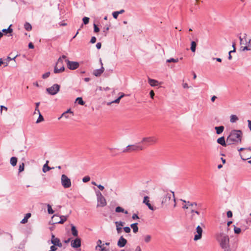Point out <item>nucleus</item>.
I'll use <instances>...</instances> for the list:
<instances>
[{
  "mask_svg": "<svg viewBox=\"0 0 251 251\" xmlns=\"http://www.w3.org/2000/svg\"><path fill=\"white\" fill-rule=\"evenodd\" d=\"M161 205L162 206H173L174 208L176 206V202L174 192L171 191H161Z\"/></svg>",
  "mask_w": 251,
  "mask_h": 251,
  "instance_id": "1",
  "label": "nucleus"
},
{
  "mask_svg": "<svg viewBox=\"0 0 251 251\" xmlns=\"http://www.w3.org/2000/svg\"><path fill=\"white\" fill-rule=\"evenodd\" d=\"M215 239L224 251H231L227 234L223 232H218L215 234Z\"/></svg>",
  "mask_w": 251,
  "mask_h": 251,
  "instance_id": "2",
  "label": "nucleus"
},
{
  "mask_svg": "<svg viewBox=\"0 0 251 251\" xmlns=\"http://www.w3.org/2000/svg\"><path fill=\"white\" fill-rule=\"evenodd\" d=\"M243 132L241 130H232L226 138L228 145L241 143Z\"/></svg>",
  "mask_w": 251,
  "mask_h": 251,
  "instance_id": "3",
  "label": "nucleus"
},
{
  "mask_svg": "<svg viewBox=\"0 0 251 251\" xmlns=\"http://www.w3.org/2000/svg\"><path fill=\"white\" fill-rule=\"evenodd\" d=\"M145 149V147L140 144H135L133 145H128L123 150V152H130L133 151H142Z\"/></svg>",
  "mask_w": 251,
  "mask_h": 251,
  "instance_id": "4",
  "label": "nucleus"
},
{
  "mask_svg": "<svg viewBox=\"0 0 251 251\" xmlns=\"http://www.w3.org/2000/svg\"><path fill=\"white\" fill-rule=\"evenodd\" d=\"M157 141V139L154 136L145 137L142 139L140 144H142L143 145H141L143 146L145 148L147 146L156 143Z\"/></svg>",
  "mask_w": 251,
  "mask_h": 251,
  "instance_id": "5",
  "label": "nucleus"
},
{
  "mask_svg": "<svg viewBox=\"0 0 251 251\" xmlns=\"http://www.w3.org/2000/svg\"><path fill=\"white\" fill-rule=\"evenodd\" d=\"M65 70L63 65V61L62 57H59L54 66V73L55 74H58L63 72Z\"/></svg>",
  "mask_w": 251,
  "mask_h": 251,
  "instance_id": "6",
  "label": "nucleus"
},
{
  "mask_svg": "<svg viewBox=\"0 0 251 251\" xmlns=\"http://www.w3.org/2000/svg\"><path fill=\"white\" fill-rule=\"evenodd\" d=\"M61 184L64 188H68L71 186L70 179L65 175L63 174L61 177Z\"/></svg>",
  "mask_w": 251,
  "mask_h": 251,
  "instance_id": "7",
  "label": "nucleus"
},
{
  "mask_svg": "<svg viewBox=\"0 0 251 251\" xmlns=\"http://www.w3.org/2000/svg\"><path fill=\"white\" fill-rule=\"evenodd\" d=\"M60 86L57 84H54L52 86L47 88L46 90L51 95H56L59 91Z\"/></svg>",
  "mask_w": 251,
  "mask_h": 251,
  "instance_id": "8",
  "label": "nucleus"
},
{
  "mask_svg": "<svg viewBox=\"0 0 251 251\" xmlns=\"http://www.w3.org/2000/svg\"><path fill=\"white\" fill-rule=\"evenodd\" d=\"M251 148L250 147L246 148L245 151L240 153L241 159L243 160H247L251 158Z\"/></svg>",
  "mask_w": 251,
  "mask_h": 251,
  "instance_id": "9",
  "label": "nucleus"
},
{
  "mask_svg": "<svg viewBox=\"0 0 251 251\" xmlns=\"http://www.w3.org/2000/svg\"><path fill=\"white\" fill-rule=\"evenodd\" d=\"M67 67L70 70H74L77 69L79 67V63L77 62L71 61L68 59H66Z\"/></svg>",
  "mask_w": 251,
  "mask_h": 251,
  "instance_id": "10",
  "label": "nucleus"
},
{
  "mask_svg": "<svg viewBox=\"0 0 251 251\" xmlns=\"http://www.w3.org/2000/svg\"><path fill=\"white\" fill-rule=\"evenodd\" d=\"M202 231V228L200 226H197L196 227V234L195 235L194 238V241H197L201 238Z\"/></svg>",
  "mask_w": 251,
  "mask_h": 251,
  "instance_id": "11",
  "label": "nucleus"
},
{
  "mask_svg": "<svg viewBox=\"0 0 251 251\" xmlns=\"http://www.w3.org/2000/svg\"><path fill=\"white\" fill-rule=\"evenodd\" d=\"M51 243L54 245V246H56L58 247H61L62 246V244L61 243L59 238L55 237L54 235L52 234L51 238L50 240Z\"/></svg>",
  "mask_w": 251,
  "mask_h": 251,
  "instance_id": "12",
  "label": "nucleus"
},
{
  "mask_svg": "<svg viewBox=\"0 0 251 251\" xmlns=\"http://www.w3.org/2000/svg\"><path fill=\"white\" fill-rule=\"evenodd\" d=\"M71 245L73 248H79L81 246V239L79 238H76L71 241Z\"/></svg>",
  "mask_w": 251,
  "mask_h": 251,
  "instance_id": "13",
  "label": "nucleus"
},
{
  "mask_svg": "<svg viewBox=\"0 0 251 251\" xmlns=\"http://www.w3.org/2000/svg\"><path fill=\"white\" fill-rule=\"evenodd\" d=\"M106 205V201L104 197L97 199V207H104Z\"/></svg>",
  "mask_w": 251,
  "mask_h": 251,
  "instance_id": "14",
  "label": "nucleus"
},
{
  "mask_svg": "<svg viewBox=\"0 0 251 251\" xmlns=\"http://www.w3.org/2000/svg\"><path fill=\"white\" fill-rule=\"evenodd\" d=\"M126 243L127 240L123 236H121L117 242V246L120 248H123L126 246Z\"/></svg>",
  "mask_w": 251,
  "mask_h": 251,
  "instance_id": "15",
  "label": "nucleus"
},
{
  "mask_svg": "<svg viewBox=\"0 0 251 251\" xmlns=\"http://www.w3.org/2000/svg\"><path fill=\"white\" fill-rule=\"evenodd\" d=\"M104 71V67L103 66H101L100 69L94 70L93 74L96 76H100L103 73Z\"/></svg>",
  "mask_w": 251,
  "mask_h": 251,
  "instance_id": "16",
  "label": "nucleus"
},
{
  "mask_svg": "<svg viewBox=\"0 0 251 251\" xmlns=\"http://www.w3.org/2000/svg\"><path fill=\"white\" fill-rule=\"evenodd\" d=\"M143 202L145 203L148 207V208L151 210H154V208L153 206H152L150 203V201L149 200V197L148 196H145L144 198Z\"/></svg>",
  "mask_w": 251,
  "mask_h": 251,
  "instance_id": "17",
  "label": "nucleus"
},
{
  "mask_svg": "<svg viewBox=\"0 0 251 251\" xmlns=\"http://www.w3.org/2000/svg\"><path fill=\"white\" fill-rule=\"evenodd\" d=\"M217 142L218 144L223 147H226L228 145L227 143L226 142L224 136L219 138L217 139Z\"/></svg>",
  "mask_w": 251,
  "mask_h": 251,
  "instance_id": "18",
  "label": "nucleus"
},
{
  "mask_svg": "<svg viewBox=\"0 0 251 251\" xmlns=\"http://www.w3.org/2000/svg\"><path fill=\"white\" fill-rule=\"evenodd\" d=\"M181 201H182L183 202H185V203H186L187 204L186 205H184L183 206V208L184 209H188V205L189 206H193V205H195L196 206L197 205V203L195 202H190V201H186L185 200H181Z\"/></svg>",
  "mask_w": 251,
  "mask_h": 251,
  "instance_id": "19",
  "label": "nucleus"
},
{
  "mask_svg": "<svg viewBox=\"0 0 251 251\" xmlns=\"http://www.w3.org/2000/svg\"><path fill=\"white\" fill-rule=\"evenodd\" d=\"M49 163V161H47L46 163L43 165L42 171L44 173H46L50 170L54 169V167H50L48 166V164Z\"/></svg>",
  "mask_w": 251,
  "mask_h": 251,
  "instance_id": "20",
  "label": "nucleus"
},
{
  "mask_svg": "<svg viewBox=\"0 0 251 251\" xmlns=\"http://www.w3.org/2000/svg\"><path fill=\"white\" fill-rule=\"evenodd\" d=\"M71 232L72 235L75 237H77L78 236V231L75 227V226L71 224Z\"/></svg>",
  "mask_w": 251,
  "mask_h": 251,
  "instance_id": "21",
  "label": "nucleus"
},
{
  "mask_svg": "<svg viewBox=\"0 0 251 251\" xmlns=\"http://www.w3.org/2000/svg\"><path fill=\"white\" fill-rule=\"evenodd\" d=\"M68 216H61L58 218H60V220L59 221H55V223H58L60 224H63L67 219V217Z\"/></svg>",
  "mask_w": 251,
  "mask_h": 251,
  "instance_id": "22",
  "label": "nucleus"
},
{
  "mask_svg": "<svg viewBox=\"0 0 251 251\" xmlns=\"http://www.w3.org/2000/svg\"><path fill=\"white\" fill-rule=\"evenodd\" d=\"M148 82H149V83L150 84V85L152 87L157 86L158 84V81L154 80V79H151L150 78H149Z\"/></svg>",
  "mask_w": 251,
  "mask_h": 251,
  "instance_id": "23",
  "label": "nucleus"
},
{
  "mask_svg": "<svg viewBox=\"0 0 251 251\" xmlns=\"http://www.w3.org/2000/svg\"><path fill=\"white\" fill-rule=\"evenodd\" d=\"M224 128L225 127L223 126L215 127V129L216 130V133L217 134H221L223 132Z\"/></svg>",
  "mask_w": 251,
  "mask_h": 251,
  "instance_id": "24",
  "label": "nucleus"
},
{
  "mask_svg": "<svg viewBox=\"0 0 251 251\" xmlns=\"http://www.w3.org/2000/svg\"><path fill=\"white\" fill-rule=\"evenodd\" d=\"M31 214L30 213H28L25 214L24 219L21 221V223L22 224H25L27 222L28 219L31 217Z\"/></svg>",
  "mask_w": 251,
  "mask_h": 251,
  "instance_id": "25",
  "label": "nucleus"
},
{
  "mask_svg": "<svg viewBox=\"0 0 251 251\" xmlns=\"http://www.w3.org/2000/svg\"><path fill=\"white\" fill-rule=\"evenodd\" d=\"M115 211L117 213H124L126 214H127L128 213L127 211L125 210V209L120 206H117L115 209Z\"/></svg>",
  "mask_w": 251,
  "mask_h": 251,
  "instance_id": "26",
  "label": "nucleus"
},
{
  "mask_svg": "<svg viewBox=\"0 0 251 251\" xmlns=\"http://www.w3.org/2000/svg\"><path fill=\"white\" fill-rule=\"evenodd\" d=\"M12 25H10L9 27L6 29H3L2 30V32L4 34H6L7 33H11L13 31V29L11 28Z\"/></svg>",
  "mask_w": 251,
  "mask_h": 251,
  "instance_id": "27",
  "label": "nucleus"
},
{
  "mask_svg": "<svg viewBox=\"0 0 251 251\" xmlns=\"http://www.w3.org/2000/svg\"><path fill=\"white\" fill-rule=\"evenodd\" d=\"M69 113H73V112L71 111L70 109H68L67 111L62 114L61 116L58 118V120H60L62 117H65L66 119L69 118V116H66V114H68Z\"/></svg>",
  "mask_w": 251,
  "mask_h": 251,
  "instance_id": "28",
  "label": "nucleus"
},
{
  "mask_svg": "<svg viewBox=\"0 0 251 251\" xmlns=\"http://www.w3.org/2000/svg\"><path fill=\"white\" fill-rule=\"evenodd\" d=\"M138 223H133L130 225V227L132 228L134 233H136L138 231Z\"/></svg>",
  "mask_w": 251,
  "mask_h": 251,
  "instance_id": "29",
  "label": "nucleus"
},
{
  "mask_svg": "<svg viewBox=\"0 0 251 251\" xmlns=\"http://www.w3.org/2000/svg\"><path fill=\"white\" fill-rule=\"evenodd\" d=\"M17 163V158L16 157H12L10 158V164L12 166H15L16 165Z\"/></svg>",
  "mask_w": 251,
  "mask_h": 251,
  "instance_id": "30",
  "label": "nucleus"
},
{
  "mask_svg": "<svg viewBox=\"0 0 251 251\" xmlns=\"http://www.w3.org/2000/svg\"><path fill=\"white\" fill-rule=\"evenodd\" d=\"M24 27L26 30L29 31L32 29V26L28 22H25L24 25Z\"/></svg>",
  "mask_w": 251,
  "mask_h": 251,
  "instance_id": "31",
  "label": "nucleus"
},
{
  "mask_svg": "<svg viewBox=\"0 0 251 251\" xmlns=\"http://www.w3.org/2000/svg\"><path fill=\"white\" fill-rule=\"evenodd\" d=\"M238 120V118L235 115H231L230 116V122L232 123H234Z\"/></svg>",
  "mask_w": 251,
  "mask_h": 251,
  "instance_id": "32",
  "label": "nucleus"
},
{
  "mask_svg": "<svg viewBox=\"0 0 251 251\" xmlns=\"http://www.w3.org/2000/svg\"><path fill=\"white\" fill-rule=\"evenodd\" d=\"M197 44L196 42L192 41L191 43V50L192 52H195Z\"/></svg>",
  "mask_w": 251,
  "mask_h": 251,
  "instance_id": "33",
  "label": "nucleus"
},
{
  "mask_svg": "<svg viewBox=\"0 0 251 251\" xmlns=\"http://www.w3.org/2000/svg\"><path fill=\"white\" fill-rule=\"evenodd\" d=\"M59 216L57 214H54L53 215V216L51 217V222L52 224H56L55 221H59L58 218Z\"/></svg>",
  "mask_w": 251,
  "mask_h": 251,
  "instance_id": "34",
  "label": "nucleus"
},
{
  "mask_svg": "<svg viewBox=\"0 0 251 251\" xmlns=\"http://www.w3.org/2000/svg\"><path fill=\"white\" fill-rule=\"evenodd\" d=\"M151 237L150 235H146L144 236V240L146 243H149L151 241Z\"/></svg>",
  "mask_w": 251,
  "mask_h": 251,
  "instance_id": "35",
  "label": "nucleus"
},
{
  "mask_svg": "<svg viewBox=\"0 0 251 251\" xmlns=\"http://www.w3.org/2000/svg\"><path fill=\"white\" fill-rule=\"evenodd\" d=\"M76 101L80 105H83L84 104V102L82 98L81 97L76 98Z\"/></svg>",
  "mask_w": 251,
  "mask_h": 251,
  "instance_id": "36",
  "label": "nucleus"
},
{
  "mask_svg": "<svg viewBox=\"0 0 251 251\" xmlns=\"http://www.w3.org/2000/svg\"><path fill=\"white\" fill-rule=\"evenodd\" d=\"M48 212L50 214H52L54 213V210L52 209L51 205L50 204H47Z\"/></svg>",
  "mask_w": 251,
  "mask_h": 251,
  "instance_id": "37",
  "label": "nucleus"
},
{
  "mask_svg": "<svg viewBox=\"0 0 251 251\" xmlns=\"http://www.w3.org/2000/svg\"><path fill=\"white\" fill-rule=\"evenodd\" d=\"M44 120V117H43V116L41 115V113L40 112V114H39L38 118L37 119L36 123H40L41 122L43 121Z\"/></svg>",
  "mask_w": 251,
  "mask_h": 251,
  "instance_id": "38",
  "label": "nucleus"
},
{
  "mask_svg": "<svg viewBox=\"0 0 251 251\" xmlns=\"http://www.w3.org/2000/svg\"><path fill=\"white\" fill-rule=\"evenodd\" d=\"M101 241L100 240H99L98 241H97V246L96 247V248L97 247H99L100 248H101V251H103L105 250V248H102V246L101 245Z\"/></svg>",
  "mask_w": 251,
  "mask_h": 251,
  "instance_id": "39",
  "label": "nucleus"
},
{
  "mask_svg": "<svg viewBox=\"0 0 251 251\" xmlns=\"http://www.w3.org/2000/svg\"><path fill=\"white\" fill-rule=\"evenodd\" d=\"M178 61V58L175 59V58H170L169 59H167V61H166L167 62H169V63H170V62L176 63Z\"/></svg>",
  "mask_w": 251,
  "mask_h": 251,
  "instance_id": "40",
  "label": "nucleus"
},
{
  "mask_svg": "<svg viewBox=\"0 0 251 251\" xmlns=\"http://www.w3.org/2000/svg\"><path fill=\"white\" fill-rule=\"evenodd\" d=\"M25 168V164L24 163H22V164H20L19 168V172H22L24 170Z\"/></svg>",
  "mask_w": 251,
  "mask_h": 251,
  "instance_id": "41",
  "label": "nucleus"
},
{
  "mask_svg": "<svg viewBox=\"0 0 251 251\" xmlns=\"http://www.w3.org/2000/svg\"><path fill=\"white\" fill-rule=\"evenodd\" d=\"M120 99L118 97L117 99H116L115 100L111 101V102H108L107 103V104L108 105H110L111 103H119V102H120Z\"/></svg>",
  "mask_w": 251,
  "mask_h": 251,
  "instance_id": "42",
  "label": "nucleus"
},
{
  "mask_svg": "<svg viewBox=\"0 0 251 251\" xmlns=\"http://www.w3.org/2000/svg\"><path fill=\"white\" fill-rule=\"evenodd\" d=\"M82 21L84 25H87L89 23V18L88 17H84L83 18Z\"/></svg>",
  "mask_w": 251,
  "mask_h": 251,
  "instance_id": "43",
  "label": "nucleus"
},
{
  "mask_svg": "<svg viewBox=\"0 0 251 251\" xmlns=\"http://www.w3.org/2000/svg\"><path fill=\"white\" fill-rule=\"evenodd\" d=\"M109 26H108V25H106L105 27H104L103 28L102 32L104 33V36L106 35L107 32V31L109 30Z\"/></svg>",
  "mask_w": 251,
  "mask_h": 251,
  "instance_id": "44",
  "label": "nucleus"
},
{
  "mask_svg": "<svg viewBox=\"0 0 251 251\" xmlns=\"http://www.w3.org/2000/svg\"><path fill=\"white\" fill-rule=\"evenodd\" d=\"M234 231L236 234H239L241 232V229L239 227H237L234 226Z\"/></svg>",
  "mask_w": 251,
  "mask_h": 251,
  "instance_id": "45",
  "label": "nucleus"
},
{
  "mask_svg": "<svg viewBox=\"0 0 251 251\" xmlns=\"http://www.w3.org/2000/svg\"><path fill=\"white\" fill-rule=\"evenodd\" d=\"M96 194L97 196V199H99V198H101L103 197L101 192L99 190L96 191Z\"/></svg>",
  "mask_w": 251,
  "mask_h": 251,
  "instance_id": "46",
  "label": "nucleus"
},
{
  "mask_svg": "<svg viewBox=\"0 0 251 251\" xmlns=\"http://www.w3.org/2000/svg\"><path fill=\"white\" fill-rule=\"evenodd\" d=\"M50 75V72H48L45 74H44L43 75H42V78L43 79H46L47 78H48Z\"/></svg>",
  "mask_w": 251,
  "mask_h": 251,
  "instance_id": "47",
  "label": "nucleus"
},
{
  "mask_svg": "<svg viewBox=\"0 0 251 251\" xmlns=\"http://www.w3.org/2000/svg\"><path fill=\"white\" fill-rule=\"evenodd\" d=\"M90 180V178L88 176H86L82 178L83 182H87Z\"/></svg>",
  "mask_w": 251,
  "mask_h": 251,
  "instance_id": "48",
  "label": "nucleus"
},
{
  "mask_svg": "<svg viewBox=\"0 0 251 251\" xmlns=\"http://www.w3.org/2000/svg\"><path fill=\"white\" fill-rule=\"evenodd\" d=\"M115 224L116 226H118L120 227V226H124V223L121 221L116 222Z\"/></svg>",
  "mask_w": 251,
  "mask_h": 251,
  "instance_id": "49",
  "label": "nucleus"
},
{
  "mask_svg": "<svg viewBox=\"0 0 251 251\" xmlns=\"http://www.w3.org/2000/svg\"><path fill=\"white\" fill-rule=\"evenodd\" d=\"M100 31L99 28L98 27V26L94 24V31L95 32H98Z\"/></svg>",
  "mask_w": 251,
  "mask_h": 251,
  "instance_id": "50",
  "label": "nucleus"
},
{
  "mask_svg": "<svg viewBox=\"0 0 251 251\" xmlns=\"http://www.w3.org/2000/svg\"><path fill=\"white\" fill-rule=\"evenodd\" d=\"M124 230L126 233H129L131 231L130 228L128 226L124 227Z\"/></svg>",
  "mask_w": 251,
  "mask_h": 251,
  "instance_id": "51",
  "label": "nucleus"
},
{
  "mask_svg": "<svg viewBox=\"0 0 251 251\" xmlns=\"http://www.w3.org/2000/svg\"><path fill=\"white\" fill-rule=\"evenodd\" d=\"M113 17L114 19H116L119 15L118 11H114L112 13Z\"/></svg>",
  "mask_w": 251,
  "mask_h": 251,
  "instance_id": "52",
  "label": "nucleus"
},
{
  "mask_svg": "<svg viewBox=\"0 0 251 251\" xmlns=\"http://www.w3.org/2000/svg\"><path fill=\"white\" fill-rule=\"evenodd\" d=\"M35 104H36L35 110H37V113L38 114H40V110H39V109L38 108V107H39V106L40 105V102H36L35 103Z\"/></svg>",
  "mask_w": 251,
  "mask_h": 251,
  "instance_id": "53",
  "label": "nucleus"
},
{
  "mask_svg": "<svg viewBox=\"0 0 251 251\" xmlns=\"http://www.w3.org/2000/svg\"><path fill=\"white\" fill-rule=\"evenodd\" d=\"M96 42V38L95 36H93L91 38L90 40V43L92 44H94Z\"/></svg>",
  "mask_w": 251,
  "mask_h": 251,
  "instance_id": "54",
  "label": "nucleus"
},
{
  "mask_svg": "<svg viewBox=\"0 0 251 251\" xmlns=\"http://www.w3.org/2000/svg\"><path fill=\"white\" fill-rule=\"evenodd\" d=\"M17 56V55H16V56H15V57H14L13 58H11L10 57L8 56V57H7V59H7V62H9L10 61H11V60H15V59L16 58V57Z\"/></svg>",
  "mask_w": 251,
  "mask_h": 251,
  "instance_id": "55",
  "label": "nucleus"
},
{
  "mask_svg": "<svg viewBox=\"0 0 251 251\" xmlns=\"http://www.w3.org/2000/svg\"><path fill=\"white\" fill-rule=\"evenodd\" d=\"M56 246H54V245H53L52 246H51L50 248V250L52 251H56L57 250V248L56 247Z\"/></svg>",
  "mask_w": 251,
  "mask_h": 251,
  "instance_id": "56",
  "label": "nucleus"
},
{
  "mask_svg": "<svg viewBox=\"0 0 251 251\" xmlns=\"http://www.w3.org/2000/svg\"><path fill=\"white\" fill-rule=\"evenodd\" d=\"M226 214L228 218H230L232 216V213L231 211H227Z\"/></svg>",
  "mask_w": 251,
  "mask_h": 251,
  "instance_id": "57",
  "label": "nucleus"
},
{
  "mask_svg": "<svg viewBox=\"0 0 251 251\" xmlns=\"http://www.w3.org/2000/svg\"><path fill=\"white\" fill-rule=\"evenodd\" d=\"M132 218L134 220L139 219V217L137 214H133Z\"/></svg>",
  "mask_w": 251,
  "mask_h": 251,
  "instance_id": "58",
  "label": "nucleus"
},
{
  "mask_svg": "<svg viewBox=\"0 0 251 251\" xmlns=\"http://www.w3.org/2000/svg\"><path fill=\"white\" fill-rule=\"evenodd\" d=\"M101 44L100 43V42H99V43H97V44H96V48L98 49H100L101 48Z\"/></svg>",
  "mask_w": 251,
  "mask_h": 251,
  "instance_id": "59",
  "label": "nucleus"
},
{
  "mask_svg": "<svg viewBox=\"0 0 251 251\" xmlns=\"http://www.w3.org/2000/svg\"><path fill=\"white\" fill-rule=\"evenodd\" d=\"M116 230L117 231L118 233H120L122 231V228L121 227H119L118 226H116Z\"/></svg>",
  "mask_w": 251,
  "mask_h": 251,
  "instance_id": "60",
  "label": "nucleus"
},
{
  "mask_svg": "<svg viewBox=\"0 0 251 251\" xmlns=\"http://www.w3.org/2000/svg\"><path fill=\"white\" fill-rule=\"evenodd\" d=\"M97 187L99 188V189L101 191H102L104 189V187L103 186L100 185V184H99V185H97Z\"/></svg>",
  "mask_w": 251,
  "mask_h": 251,
  "instance_id": "61",
  "label": "nucleus"
},
{
  "mask_svg": "<svg viewBox=\"0 0 251 251\" xmlns=\"http://www.w3.org/2000/svg\"><path fill=\"white\" fill-rule=\"evenodd\" d=\"M150 96H151V99H153V97L154 96V92L152 90L150 91Z\"/></svg>",
  "mask_w": 251,
  "mask_h": 251,
  "instance_id": "62",
  "label": "nucleus"
},
{
  "mask_svg": "<svg viewBox=\"0 0 251 251\" xmlns=\"http://www.w3.org/2000/svg\"><path fill=\"white\" fill-rule=\"evenodd\" d=\"M248 127L249 128L250 130L251 131V120H248Z\"/></svg>",
  "mask_w": 251,
  "mask_h": 251,
  "instance_id": "63",
  "label": "nucleus"
},
{
  "mask_svg": "<svg viewBox=\"0 0 251 251\" xmlns=\"http://www.w3.org/2000/svg\"><path fill=\"white\" fill-rule=\"evenodd\" d=\"M135 251H142L141 247L139 246L136 247Z\"/></svg>",
  "mask_w": 251,
  "mask_h": 251,
  "instance_id": "64",
  "label": "nucleus"
}]
</instances>
